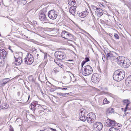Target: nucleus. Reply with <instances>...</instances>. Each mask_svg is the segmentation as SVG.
Segmentation results:
<instances>
[{"instance_id":"nucleus-1","label":"nucleus","mask_w":131,"mask_h":131,"mask_svg":"<svg viewBox=\"0 0 131 131\" xmlns=\"http://www.w3.org/2000/svg\"><path fill=\"white\" fill-rule=\"evenodd\" d=\"M125 75V73L123 70L118 69L114 72L113 75V78L114 80L119 81L124 79Z\"/></svg>"},{"instance_id":"nucleus-25","label":"nucleus","mask_w":131,"mask_h":131,"mask_svg":"<svg viewBox=\"0 0 131 131\" xmlns=\"http://www.w3.org/2000/svg\"><path fill=\"white\" fill-rule=\"evenodd\" d=\"M79 117L81 121L83 122L85 121V116H79Z\"/></svg>"},{"instance_id":"nucleus-52","label":"nucleus","mask_w":131,"mask_h":131,"mask_svg":"<svg viewBox=\"0 0 131 131\" xmlns=\"http://www.w3.org/2000/svg\"><path fill=\"white\" fill-rule=\"evenodd\" d=\"M42 74L41 73H40V74L39 75V78L40 79V78L41 79H42Z\"/></svg>"},{"instance_id":"nucleus-18","label":"nucleus","mask_w":131,"mask_h":131,"mask_svg":"<svg viewBox=\"0 0 131 131\" xmlns=\"http://www.w3.org/2000/svg\"><path fill=\"white\" fill-rule=\"evenodd\" d=\"M125 83L128 86H131V75L128 77L125 80Z\"/></svg>"},{"instance_id":"nucleus-57","label":"nucleus","mask_w":131,"mask_h":131,"mask_svg":"<svg viewBox=\"0 0 131 131\" xmlns=\"http://www.w3.org/2000/svg\"><path fill=\"white\" fill-rule=\"evenodd\" d=\"M26 88H27V89L29 91H30V89L27 86H26Z\"/></svg>"},{"instance_id":"nucleus-61","label":"nucleus","mask_w":131,"mask_h":131,"mask_svg":"<svg viewBox=\"0 0 131 131\" xmlns=\"http://www.w3.org/2000/svg\"><path fill=\"white\" fill-rule=\"evenodd\" d=\"M40 92H41V93H42V95H43V94H44L43 93L42 90H40Z\"/></svg>"},{"instance_id":"nucleus-28","label":"nucleus","mask_w":131,"mask_h":131,"mask_svg":"<svg viewBox=\"0 0 131 131\" xmlns=\"http://www.w3.org/2000/svg\"><path fill=\"white\" fill-rule=\"evenodd\" d=\"M130 102L128 99H125L123 101V102L124 103V105L127 104L128 103Z\"/></svg>"},{"instance_id":"nucleus-7","label":"nucleus","mask_w":131,"mask_h":131,"mask_svg":"<svg viewBox=\"0 0 131 131\" xmlns=\"http://www.w3.org/2000/svg\"><path fill=\"white\" fill-rule=\"evenodd\" d=\"M61 37L70 40L73 38V36L69 32L64 30L62 32L61 35Z\"/></svg>"},{"instance_id":"nucleus-17","label":"nucleus","mask_w":131,"mask_h":131,"mask_svg":"<svg viewBox=\"0 0 131 131\" xmlns=\"http://www.w3.org/2000/svg\"><path fill=\"white\" fill-rule=\"evenodd\" d=\"M37 105H40L38 104V102L37 101H34L31 103V105L30 106V108L32 110L36 108V106Z\"/></svg>"},{"instance_id":"nucleus-37","label":"nucleus","mask_w":131,"mask_h":131,"mask_svg":"<svg viewBox=\"0 0 131 131\" xmlns=\"http://www.w3.org/2000/svg\"><path fill=\"white\" fill-rule=\"evenodd\" d=\"M114 36L116 39H118L119 38V37L117 34H115L114 35Z\"/></svg>"},{"instance_id":"nucleus-2","label":"nucleus","mask_w":131,"mask_h":131,"mask_svg":"<svg viewBox=\"0 0 131 131\" xmlns=\"http://www.w3.org/2000/svg\"><path fill=\"white\" fill-rule=\"evenodd\" d=\"M82 74L84 76L89 75L92 74L93 70L92 67L90 65H86L83 67L82 69Z\"/></svg>"},{"instance_id":"nucleus-34","label":"nucleus","mask_w":131,"mask_h":131,"mask_svg":"<svg viewBox=\"0 0 131 131\" xmlns=\"http://www.w3.org/2000/svg\"><path fill=\"white\" fill-rule=\"evenodd\" d=\"M57 65L59 66V68L60 67L62 69L64 68V67L63 65L62 64L59 62V63H58Z\"/></svg>"},{"instance_id":"nucleus-16","label":"nucleus","mask_w":131,"mask_h":131,"mask_svg":"<svg viewBox=\"0 0 131 131\" xmlns=\"http://www.w3.org/2000/svg\"><path fill=\"white\" fill-rule=\"evenodd\" d=\"M130 64V61L126 58L124 61V62L123 63V64L121 66L124 68H126L128 67Z\"/></svg>"},{"instance_id":"nucleus-15","label":"nucleus","mask_w":131,"mask_h":131,"mask_svg":"<svg viewBox=\"0 0 131 131\" xmlns=\"http://www.w3.org/2000/svg\"><path fill=\"white\" fill-rule=\"evenodd\" d=\"M15 60L14 62L13 63V64L14 63V64L17 66L20 65L21 63L22 62V59L21 57H19L18 58H16L14 56Z\"/></svg>"},{"instance_id":"nucleus-44","label":"nucleus","mask_w":131,"mask_h":131,"mask_svg":"<svg viewBox=\"0 0 131 131\" xmlns=\"http://www.w3.org/2000/svg\"><path fill=\"white\" fill-rule=\"evenodd\" d=\"M85 61L86 62H87L90 61V59L88 57H86L85 59Z\"/></svg>"},{"instance_id":"nucleus-45","label":"nucleus","mask_w":131,"mask_h":131,"mask_svg":"<svg viewBox=\"0 0 131 131\" xmlns=\"http://www.w3.org/2000/svg\"><path fill=\"white\" fill-rule=\"evenodd\" d=\"M110 111L108 109L106 111V114L107 115H110Z\"/></svg>"},{"instance_id":"nucleus-54","label":"nucleus","mask_w":131,"mask_h":131,"mask_svg":"<svg viewBox=\"0 0 131 131\" xmlns=\"http://www.w3.org/2000/svg\"><path fill=\"white\" fill-rule=\"evenodd\" d=\"M29 79H31V80L32 81H34L33 80V78L31 77H29Z\"/></svg>"},{"instance_id":"nucleus-60","label":"nucleus","mask_w":131,"mask_h":131,"mask_svg":"<svg viewBox=\"0 0 131 131\" xmlns=\"http://www.w3.org/2000/svg\"><path fill=\"white\" fill-rule=\"evenodd\" d=\"M109 35L111 37H112L113 36V35H112V34L111 33H110L109 34Z\"/></svg>"},{"instance_id":"nucleus-11","label":"nucleus","mask_w":131,"mask_h":131,"mask_svg":"<svg viewBox=\"0 0 131 131\" xmlns=\"http://www.w3.org/2000/svg\"><path fill=\"white\" fill-rule=\"evenodd\" d=\"M126 58L123 56H120L116 58V59L117 60V63L121 66L122 65L123 63L124 62Z\"/></svg>"},{"instance_id":"nucleus-31","label":"nucleus","mask_w":131,"mask_h":131,"mask_svg":"<svg viewBox=\"0 0 131 131\" xmlns=\"http://www.w3.org/2000/svg\"><path fill=\"white\" fill-rule=\"evenodd\" d=\"M110 102L108 101L106 98L105 99L103 100V103L104 104H108Z\"/></svg>"},{"instance_id":"nucleus-49","label":"nucleus","mask_w":131,"mask_h":131,"mask_svg":"<svg viewBox=\"0 0 131 131\" xmlns=\"http://www.w3.org/2000/svg\"><path fill=\"white\" fill-rule=\"evenodd\" d=\"M92 8L95 10V9L96 10V9L97 8L94 5L92 6Z\"/></svg>"},{"instance_id":"nucleus-3","label":"nucleus","mask_w":131,"mask_h":131,"mask_svg":"<svg viewBox=\"0 0 131 131\" xmlns=\"http://www.w3.org/2000/svg\"><path fill=\"white\" fill-rule=\"evenodd\" d=\"M54 56L57 59H55L54 61L57 64L59 63L57 62L58 60H61L65 58V54L61 51H56L54 53Z\"/></svg>"},{"instance_id":"nucleus-46","label":"nucleus","mask_w":131,"mask_h":131,"mask_svg":"<svg viewBox=\"0 0 131 131\" xmlns=\"http://www.w3.org/2000/svg\"><path fill=\"white\" fill-rule=\"evenodd\" d=\"M56 89H54L51 88L50 89V92H53Z\"/></svg>"},{"instance_id":"nucleus-32","label":"nucleus","mask_w":131,"mask_h":131,"mask_svg":"<svg viewBox=\"0 0 131 131\" xmlns=\"http://www.w3.org/2000/svg\"><path fill=\"white\" fill-rule=\"evenodd\" d=\"M75 11L73 10L70 8L69 9V12L72 14L73 15H74L75 14Z\"/></svg>"},{"instance_id":"nucleus-33","label":"nucleus","mask_w":131,"mask_h":131,"mask_svg":"<svg viewBox=\"0 0 131 131\" xmlns=\"http://www.w3.org/2000/svg\"><path fill=\"white\" fill-rule=\"evenodd\" d=\"M83 14L84 15L85 17L88 14L89 12L87 10H85L82 12Z\"/></svg>"},{"instance_id":"nucleus-64","label":"nucleus","mask_w":131,"mask_h":131,"mask_svg":"<svg viewBox=\"0 0 131 131\" xmlns=\"http://www.w3.org/2000/svg\"><path fill=\"white\" fill-rule=\"evenodd\" d=\"M87 34L90 37H92L88 33H87Z\"/></svg>"},{"instance_id":"nucleus-62","label":"nucleus","mask_w":131,"mask_h":131,"mask_svg":"<svg viewBox=\"0 0 131 131\" xmlns=\"http://www.w3.org/2000/svg\"><path fill=\"white\" fill-rule=\"evenodd\" d=\"M47 57V53H46L45 54V56H44V58H45L46 57Z\"/></svg>"},{"instance_id":"nucleus-43","label":"nucleus","mask_w":131,"mask_h":131,"mask_svg":"<svg viewBox=\"0 0 131 131\" xmlns=\"http://www.w3.org/2000/svg\"><path fill=\"white\" fill-rule=\"evenodd\" d=\"M103 15V13L102 12H98V16H101Z\"/></svg>"},{"instance_id":"nucleus-10","label":"nucleus","mask_w":131,"mask_h":131,"mask_svg":"<svg viewBox=\"0 0 131 131\" xmlns=\"http://www.w3.org/2000/svg\"><path fill=\"white\" fill-rule=\"evenodd\" d=\"M116 124L114 121L112 120L109 119H108L105 123V125L107 126H113L116 125Z\"/></svg>"},{"instance_id":"nucleus-24","label":"nucleus","mask_w":131,"mask_h":131,"mask_svg":"<svg viewBox=\"0 0 131 131\" xmlns=\"http://www.w3.org/2000/svg\"><path fill=\"white\" fill-rule=\"evenodd\" d=\"M59 67H56L54 68L52 71V72L54 73H57L59 71Z\"/></svg>"},{"instance_id":"nucleus-14","label":"nucleus","mask_w":131,"mask_h":131,"mask_svg":"<svg viewBox=\"0 0 131 131\" xmlns=\"http://www.w3.org/2000/svg\"><path fill=\"white\" fill-rule=\"evenodd\" d=\"M111 51H108L106 54V57L107 60H112V59H113L114 60H116V58L114 56L113 54L112 53Z\"/></svg>"},{"instance_id":"nucleus-6","label":"nucleus","mask_w":131,"mask_h":131,"mask_svg":"<svg viewBox=\"0 0 131 131\" xmlns=\"http://www.w3.org/2000/svg\"><path fill=\"white\" fill-rule=\"evenodd\" d=\"M96 119V116L93 113H89L86 116V120L88 123L91 124L93 123Z\"/></svg>"},{"instance_id":"nucleus-12","label":"nucleus","mask_w":131,"mask_h":131,"mask_svg":"<svg viewBox=\"0 0 131 131\" xmlns=\"http://www.w3.org/2000/svg\"><path fill=\"white\" fill-rule=\"evenodd\" d=\"M92 81L94 83H96L99 82L100 80L99 76L97 73L93 74L91 78Z\"/></svg>"},{"instance_id":"nucleus-22","label":"nucleus","mask_w":131,"mask_h":131,"mask_svg":"<svg viewBox=\"0 0 131 131\" xmlns=\"http://www.w3.org/2000/svg\"><path fill=\"white\" fill-rule=\"evenodd\" d=\"M8 105L7 103H3L2 105L0 106V107L2 109H5L7 108Z\"/></svg>"},{"instance_id":"nucleus-51","label":"nucleus","mask_w":131,"mask_h":131,"mask_svg":"<svg viewBox=\"0 0 131 131\" xmlns=\"http://www.w3.org/2000/svg\"><path fill=\"white\" fill-rule=\"evenodd\" d=\"M3 64L2 61H0V67L3 66Z\"/></svg>"},{"instance_id":"nucleus-5","label":"nucleus","mask_w":131,"mask_h":131,"mask_svg":"<svg viewBox=\"0 0 131 131\" xmlns=\"http://www.w3.org/2000/svg\"><path fill=\"white\" fill-rule=\"evenodd\" d=\"M47 11L46 9H43L39 13V19L41 21H46L47 20L46 13Z\"/></svg>"},{"instance_id":"nucleus-8","label":"nucleus","mask_w":131,"mask_h":131,"mask_svg":"<svg viewBox=\"0 0 131 131\" xmlns=\"http://www.w3.org/2000/svg\"><path fill=\"white\" fill-rule=\"evenodd\" d=\"M48 15L50 18L54 20L58 16V13L55 10L52 9L48 12Z\"/></svg>"},{"instance_id":"nucleus-47","label":"nucleus","mask_w":131,"mask_h":131,"mask_svg":"<svg viewBox=\"0 0 131 131\" xmlns=\"http://www.w3.org/2000/svg\"><path fill=\"white\" fill-rule=\"evenodd\" d=\"M96 10H97V11L98 12L102 11V10L100 8H97L96 9Z\"/></svg>"},{"instance_id":"nucleus-36","label":"nucleus","mask_w":131,"mask_h":131,"mask_svg":"<svg viewBox=\"0 0 131 131\" xmlns=\"http://www.w3.org/2000/svg\"><path fill=\"white\" fill-rule=\"evenodd\" d=\"M39 131H51L50 129L49 128H46L42 130H41Z\"/></svg>"},{"instance_id":"nucleus-13","label":"nucleus","mask_w":131,"mask_h":131,"mask_svg":"<svg viewBox=\"0 0 131 131\" xmlns=\"http://www.w3.org/2000/svg\"><path fill=\"white\" fill-rule=\"evenodd\" d=\"M6 51L4 49H0V59H5L7 55Z\"/></svg>"},{"instance_id":"nucleus-53","label":"nucleus","mask_w":131,"mask_h":131,"mask_svg":"<svg viewBox=\"0 0 131 131\" xmlns=\"http://www.w3.org/2000/svg\"><path fill=\"white\" fill-rule=\"evenodd\" d=\"M8 49H9V50H10V51L11 52H12V53L13 52V50L11 49L10 46H9V47L8 48Z\"/></svg>"},{"instance_id":"nucleus-56","label":"nucleus","mask_w":131,"mask_h":131,"mask_svg":"<svg viewBox=\"0 0 131 131\" xmlns=\"http://www.w3.org/2000/svg\"><path fill=\"white\" fill-rule=\"evenodd\" d=\"M17 95L18 96H19L20 94V92H17Z\"/></svg>"},{"instance_id":"nucleus-26","label":"nucleus","mask_w":131,"mask_h":131,"mask_svg":"<svg viewBox=\"0 0 131 131\" xmlns=\"http://www.w3.org/2000/svg\"><path fill=\"white\" fill-rule=\"evenodd\" d=\"M109 131H120V130L117 129L114 127H112L110 128Z\"/></svg>"},{"instance_id":"nucleus-29","label":"nucleus","mask_w":131,"mask_h":131,"mask_svg":"<svg viewBox=\"0 0 131 131\" xmlns=\"http://www.w3.org/2000/svg\"><path fill=\"white\" fill-rule=\"evenodd\" d=\"M47 29L50 31H56V32L57 31V30L55 28H47Z\"/></svg>"},{"instance_id":"nucleus-58","label":"nucleus","mask_w":131,"mask_h":131,"mask_svg":"<svg viewBox=\"0 0 131 131\" xmlns=\"http://www.w3.org/2000/svg\"><path fill=\"white\" fill-rule=\"evenodd\" d=\"M131 110V107H128L127 110Z\"/></svg>"},{"instance_id":"nucleus-39","label":"nucleus","mask_w":131,"mask_h":131,"mask_svg":"<svg viewBox=\"0 0 131 131\" xmlns=\"http://www.w3.org/2000/svg\"><path fill=\"white\" fill-rule=\"evenodd\" d=\"M79 16L81 18H83L85 17L84 15L83 14V13L82 12L79 13Z\"/></svg>"},{"instance_id":"nucleus-9","label":"nucleus","mask_w":131,"mask_h":131,"mask_svg":"<svg viewBox=\"0 0 131 131\" xmlns=\"http://www.w3.org/2000/svg\"><path fill=\"white\" fill-rule=\"evenodd\" d=\"M93 128L96 131H100L103 128V125L100 122H95L93 124Z\"/></svg>"},{"instance_id":"nucleus-59","label":"nucleus","mask_w":131,"mask_h":131,"mask_svg":"<svg viewBox=\"0 0 131 131\" xmlns=\"http://www.w3.org/2000/svg\"><path fill=\"white\" fill-rule=\"evenodd\" d=\"M3 3V0H0V5H1V3Z\"/></svg>"},{"instance_id":"nucleus-23","label":"nucleus","mask_w":131,"mask_h":131,"mask_svg":"<svg viewBox=\"0 0 131 131\" xmlns=\"http://www.w3.org/2000/svg\"><path fill=\"white\" fill-rule=\"evenodd\" d=\"M9 81V79L8 78L4 79L3 81V83L2 84V85L3 86L7 83Z\"/></svg>"},{"instance_id":"nucleus-4","label":"nucleus","mask_w":131,"mask_h":131,"mask_svg":"<svg viewBox=\"0 0 131 131\" xmlns=\"http://www.w3.org/2000/svg\"><path fill=\"white\" fill-rule=\"evenodd\" d=\"M24 60L26 64L30 65L34 62V58L32 54L28 53L26 57L24 58Z\"/></svg>"},{"instance_id":"nucleus-42","label":"nucleus","mask_w":131,"mask_h":131,"mask_svg":"<svg viewBox=\"0 0 131 131\" xmlns=\"http://www.w3.org/2000/svg\"><path fill=\"white\" fill-rule=\"evenodd\" d=\"M86 62L85 61H83L81 63V66H82V68H83V66L86 63Z\"/></svg>"},{"instance_id":"nucleus-38","label":"nucleus","mask_w":131,"mask_h":131,"mask_svg":"<svg viewBox=\"0 0 131 131\" xmlns=\"http://www.w3.org/2000/svg\"><path fill=\"white\" fill-rule=\"evenodd\" d=\"M57 94L58 95L60 96H65V93H58L57 92Z\"/></svg>"},{"instance_id":"nucleus-50","label":"nucleus","mask_w":131,"mask_h":131,"mask_svg":"<svg viewBox=\"0 0 131 131\" xmlns=\"http://www.w3.org/2000/svg\"><path fill=\"white\" fill-rule=\"evenodd\" d=\"M72 94V93L71 92L68 93H65V96H67L68 95H71Z\"/></svg>"},{"instance_id":"nucleus-41","label":"nucleus","mask_w":131,"mask_h":131,"mask_svg":"<svg viewBox=\"0 0 131 131\" xmlns=\"http://www.w3.org/2000/svg\"><path fill=\"white\" fill-rule=\"evenodd\" d=\"M76 7H77L76 6H72L70 8L75 11V9H76Z\"/></svg>"},{"instance_id":"nucleus-20","label":"nucleus","mask_w":131,"mask_h":131,"mask_svg":"<svg viewBox=\"0 0 131 131\" xmlns=\"http://www.w3.org/2000/svg\"><path fill=\"white\" fill-rule=\"evenodd\" d=\"M87 113L86 110L82 108L81 109L79 113V116H85V115Z\"/></svg>"},{"instance_id":"nucleus-63","label":"nucleus","mask_w":131,"mask_h":131,"mask_svg":"<svg viewBox=\"0 0 131 131\" xmlns=\"http://www.w3.org/2000/svg\"><path fill=\"white\" fill-rule=\"evenodd\" d=\"M104 53H105V54H106V53L108 52V51H106H106H105V50H104Z\"/></svg>"},{"instance_id":"nucleus-40","label":"nucleus","mask_w":131,"mask_h":131,"mask_svg":"<svg viewBox=\"0 0 131 131\" xmlns=\"http://www.w3.org/2000/svg\"><path fill=\"white\" fill-rule=\"evenodd\" d=\"M9 131H14L13 127L11 125L9 126Z\"/></svg>"},{"instance_id":"nucleus-35","label":"nucleus","mask_w":131,"mask_h":131,"mask_svg":"<svg viewBox=\"0 0 131 131\" xmlns=\"http://www.w3.org/2000/svg\"><path fill=\"white\" fill-rule=\"evenodd\" d=\"M108 110L110 111V113L112 114L114 112V109L112 108H109L108 109Z\"/></svg>"},{"instance_id":"nucleus-27","label":"nucleus","mask_w":131,"mask_h":131,"mask_svg":"<svg viewBox=\"0 0 131 131\" xmlns=\"http://www.w3.org/2000/svg\"><path fill=\"white\" fill-rule=\"evenodd\" d=\"M30 95L29 94H28L26 95V97L28 98V100L27 101V102H29L31 101V99H30Z\"/></svg>"},{"instance_id":"nucleus-48","label":"nucleus","mask_w":131,"mask_h":131,"mask_svg":"<svg viewBox=\"0 0 131 131\" xmlns=\"http://www.w3.org/2000/svg\"><path fill=\"white\" fill-rule=\"evenodd\" d=\"M59 89H61L62 90H66L67 89V88H62L59 87Z\"/></svg>"},{"instance_id":"nucleus-19","label":"nucleus","mask_w":131,"mask_h":131,"mask_svg":"<svg viewBox=\"0 0 131 131\" xmlns=\"http://www.w3.org/2000/svg\"><path fill=\"white\" fill-rule=\"evenodd\" d=\"M26 117L27 119L31 121H34L35 118V117L34 115L32 114L27 115V114H26Z\"/></svg>"},{"instance_id":"nucleus-30","label":"nucleus","mask_w":131,"mask_h":131,"mask_svg":"<svg viewBox=\"0 0 131 131\" xmlns=\"http://www.w3.org/2000/svg\"><path fill=\"white\" fill-rule=\"evenodd\" d=\"M130 102L126 104V107L125 108L124 110V112H126V111L127 110L128 107V106H129V105L130 104Z\"/></svg>"},{"instance_id":"nucleus-55","label":"nucleus","mask_w":131,"mask_h":131,"mask_svg":"<svg viewBox=\"0 0 131 131\" xmlns=\"http://www.w3.org/2000/svg\"><path fill=\"white\" fill-rule=\"evenodd\" d=\"M125 113L124 114V116H126V115H127V114H129L128 112H125Z\"/></svg>"},{"instance_id":"nucleus-21","label":"nucleus","mask_w":131,"mask_h":131,"mask_svg":"<svg viewBox=\"0 0 131 131\" xmlns=\"http://www.w3.org/2000/svg\"><path fill=\"white\" fill-rule=\"evenodd\" d=\"M77 0H68L69 5L71 6H74L76 3Z\"/></svg>"}]
</instances>
